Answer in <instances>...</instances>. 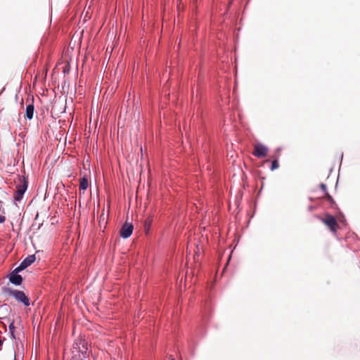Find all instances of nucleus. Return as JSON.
<instances>
[{"instance_id": "2", "label": "nucleus", "mask_w": 360, "mask_h": 360, "mask_svg": "<svg viewBox=\"0 0 360 360\" xmlns=\"http://www.w3.org/2000/svg\"><path fill=\"white\" fill-rule=\"evenodd\" d=\"M321 220L334 233L340 228L335 218L329 214H326L325 217L321 218Z\"/></svg>"}, {"instance_id": "6", "label": "nucleus", "mask_w": 360, "mask_h": 360, "mask_svg": "<svg viewBox=\"0 0 360 360\" xmlns=\"http://www.w3.org/2000/svg\"><path fill=\"white\" fill-rule=\"evenodd\" d=\"M134 226L132 224L125 223L120 229V236L124 238H127L131 235Z\"/></svg>"}, {"instance_id": "18", "label": "nucleus", "mask_w": 360, "mask_h": 360, "mask_svg": "<svg viewBox=\"0 0 360 360\" xmlns=\"http://www.w3.org/2000/svg\"><path fill=\"white\" fill-rule=\"evenodd\" d=\"M197 256H198V252H195V254L194 255V259H195V257H196Z\"/></svg>"}, {"instance_id": "16", "label": "nucleus", "mask_w": 360, "mask_h": 360, "mask_svg": "<svg viewBox=\"0 0 360 360\" xmlns=\"http://www.w3.org/2000/svg\"><path fill=\"white\" fill-rule=\"evenodd\" d=\"M9 328H10V329H11H11H13V328H14L13 323H11V324L9 326Z\"/></svg>"}, {"instance_id": "19", "label": "nucleus", "mask_w": 360, "mask_h": 360, "mask_svg": "<svg viewBox=\"0 0 360 360\" xmlns=\"http://www.w3.org/2000/svg\"><path fill=\"white\" fill-rule=\"evenodd\" d=\"M171 360H174L173 358Z\"/></svg>"}, {"instance_id": "13", "label": "nucleus", "mask_w": 360, "mask_h": 360, "mask_svg": "<svg viewBox=\"0 0 360 360\" xmlns=\"http://www.w3.org/2000/svg\"><path fill=\"white\" fill-rule=\"evenodd\" d=\"M77 352L78 353V356H77V354H74L71 359V360H82L81 359V354H80V352L79 351H77Z\"/></svg>"}, {"instance_id": "9", "label": "nucleus", "mask_w": 360, "mask_h": 360, "mask_svg": "<svg viewBox=\"0 0 360 360\" xmlns=\"http://www.w3.org/2000/svg\"><path fill=\"white\" fill-rule=\"evenodd\" d=\"M89 186V181L86 176H83L79 180V191H82L83 193L86 190Z\"/></svg>"}, {"instance_id": "4", "label": "nucleus", "mask_w": 360, "mask_h": 360, "mask_svg": "<svg viewBox=\"0 0 360 360\" xmlns=\"http://www.w3.org/2000/svg\"><path fill=\"white\" fill-rule=\"evenodd\" d=\"M268 153V148L261 144V143H257L254 146V151L252 152V154L259 158H265Z\"/></svg>"}, {"instance_id": "14", "label": "nucleus", "mask_w": 360, "mask_h": 360, "mask_svg": "<svg viewBox=\"0 0 360 360\" xmlns=\"http://www.w3.org/2000/svg\"><path fill=\"white\" fill-rule=\"evenodd\" d=\"M320 188L322 190V191L324 193V194L326 195V193H328L326 185L325 184H321Z\"/></svg>"}, {"instance_id": "20", "label": "nucleus", "mask_w": 360, "mask_h": 360, "mask_svg": "<svg viewBox=\"0 0 360 360\" xmlns=\"http://www.w3.org/2000/svg\"><path fill=\"white\" fill-rule=\"evenodd\" d=\"M180 360H181V359Z\"/></svg>"}, {"instance_id": "17", "label": "nucleus", "mask_w": 360, "mask_h": 360, "mask_svg": "<svg viewBox=\"0 0 360 360\" xmlns=\"http://www.w3.org/2000/svg\"><path fill=\"white\" fill-rule=\"evenodd\" d=\"M85 354H86V352H82V355L83 356L84 358L85 357Z\"/></svg>"}, {"instance_id": "7", "label": "nucleus", "mask_w": 360, "mask_h": 360, "mask_svg": "<svg viewBox=\"0 0 360 360\" xmlns=\"http://www.w3.org/2000/svg\"><path fill=\"white\" fill-rule=\"evenodd\" d=\"M19 271H15V269L9 276V281L14 285H19L22 282V278L20 275L18 274Z\"/></svg>"}, {"instance_id": "5", "label": "nucleus", "mask_w": 360, "mask_h": 360, "mask_svg": "<svg viewBox=\"0 0 360 360\" xmlns=\"http://www.w3.org/2000/svg\"><path fill=\"white\" fill-rule=\"evenodd\" d=\"M35 259V255H29L20 263V264L17 268H15V271H20L26 269L27 266L34 263Z\"/></svg>"}, {"instance_id": "12", "label": "nucleus", "mask_w": 360, "mask_h": 360, "mask_svg": "<svg viewBox=\"0 0 360 360\" xmlns=\"http://www.w3.org/2000/svg\"><path fill=\"white\" fill-rule=\"evenodd\" d=\"M278 167H279V164H278V158L276 157L271 162V169L273 171V170L278 169Z\"/></svg>"}, {"instance_id": "8", "label": "nucleus", "mask_w": 360, "mask_h": 360, "mask_svg": "<svg viewBox=\"0 0 360 360\" xmlns=\"http://www.w3.org/2000/svg\"><path fill=\"white\" fill-rule=\"evenodd\" d=\"M34 111V107L32 103L27 105L26 112H25V117L28 120H31L33 118Z\"/></svg>"}, {"instance_id": "1", "label": "nucleus", "mask_w": 360, "mask_h": 360, "mask_svg": "<svg viewBox=\"0 0 360 360\" xmlns=\"http://www.w3.org/2000/svg\"><path fill=\"white\" fill-rule=\"evenodd\" d=\"M19 184L16 185V190L14 193L13 198L15 201H20L25 192L27 188V181L25 177L18 178Z\"/></svg>"}, {"instance_id": "10", "label": "nucleus", "mask_w": 360, "mask_h": 360, "mask_svg": "<svg viewBox=\"0 0 360 360\" xmlns=\"http://www.w3.org/2000/svg\"><path fill=\"white\" fill-rule=\"evenodd\" d=\"M153 223V218L151 217H148L144 221V231L146 234L149 233L151 224Z\"/></svg>"}, {"instance_id": "15", "label": "nucleus", "mask_w": 360, "mask_h": 360, "mask_svg": "<svg viewBox=\"0 0 360 360\" xmlns=\"http://www.w3.org/2000/svg\"><path fill=\"white\" fill-rule=\"evenodd\" d=\"M6 220V217L3 215H0V224L4 223Z\"/></svg>"}, {"instance_id": "3", "label": "nucleus", "mask_w": 360, "mask_h": 360, "mask_svg": "<svg viewBox=\"0 0 360 360\" xmlns=\"http://www.w3.org/2000/svg\"><path fill=\"white\" fill-rule=\"evenodd\" d=\"M8 294L9 295L13 297L18 302H22L25 306H29L30 304L29 298L21 290H9Z\"/></svg>"}, {"instance_id": "11", "label": "nucleus", "mask_w": 360, "mask_h": 360, "mask_svg": "<svg viewBox=\"0 0 360 360\" xmlns=\"http://www.w3.org/2000/svg\"><path fill=\"white\" fill-rule=\"evenodd\" d=\"M325 198L331 204V206L333 207H335L337 206V205L335 202L334 199L333 198V197L328 193H326V195H325Z\"/></svg>"}]
</instances>
